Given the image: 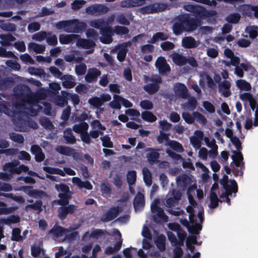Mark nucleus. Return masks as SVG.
Wrapping results in <instances>:
<instances>
[{"mask_svg":"<svg viewBox=\"0 0 258 258\" xmlns=\"http://www.w3.org/2000/svg\"><path fill=\"white\" fill-rule=\"evenodd\" d=\"M196 188L194 183L187 190L189 205L186 208V211L189 213L190 221L189 229L191 232L197 234L202 229L201 223L202 222L203 208L194 200L191 195L192 190Z\"/></svg>","mask_w":258,"mask_h":258,"instance_id":"f257e3e1","label":"nucleus"},{"mask_svg":"<svg viewBox=\"0 0 258 258\" xmlns=\"http://www.w3.org/2000/svg\"><path fill=\"white\" fill-rule=\"evenodd\" d=\"M225 57L230 59V61L223 60L222 61L226 66H233L235 67L234 73L238 77L242 78L244 76V72L252 71L253 69L248 62L240 63V58L234 55L233 52L229 48H226L224 51Z\"/></svg>","mask_w":258,"mask_h":258,"instance_id":"f03ea898","label":"nucleus"},{"mask_svg":"<svg viewBox=\"0 0 258 258\" xmlns=\"http://www.w3.org/2000/svg\"><path fill=\"white\" fill-rule=\"evenodd\" d=\"M115 16L112 15L108 19L105 23L102 20H93L90 22L92 27L101 29L102 35L100 37V41L102 43H109L112 41L111 36L112 32L108 25L111 24Z\"/></svg>","mask_w":258,"mask_h":258,"instance_id":"7ed1b4c3","label":"nucleus"},{"mask_svg":"<svg viewBox=\"0 0 258 258\" xmlns=\"http://www.w3.org/2000/svg\"><path fill=\"white\" fill-rule=\"evenodd\" d=\"M38 101V99L35 96H30L27 101H23L22 104L15 106L17 110L15 112L17 113V111H20L31 116L36 115L39 109V106L36 104Z\"/></svg>","mask_w":258,"mask_h":258,"instance_id":"20e7f679","label":"nucleus"},{"mask_svg":"<svg viewBox=\"0 0 258 258\" xmlns=\"http://www.w3.org/2000/svg\"><path fill=\"white\" fill-rule=\"evenodd\" d=\"M239 98L243 101L248 102L252 110L256 109L253 123L251 119H247L244 124V127L246 130H248L252 125L254 126H258V103L255 101L252 95L248 93L240 94Z\"/></svg>","mask_w":258,"mask_h":258,"instance_id":"39448f33","label":"nucleus"},{"mask_svg":"<svg viewBox=\"0 0 258 258\" xmlns=\"http://www.w3.org/2000/svg\"><path fill=\"white\" fill-rule=\"evenodd\" d=\"M227 175H224L221 180L220 182L224 188V192H222L220 196V198L223 199V201L228 203L229 199L228 197L232 192L235 193L237 191V185L235 181L233 180H228Z\"/></svg>","mask_w":258,"mask_h":258,"instance_id":"423d86ee","label":"nucleus"},{"mask_svg":"<svg viewBox=\"0 0 258 258\" xmlns=\"http://www.w3.org/2000/svg\"><path fill=\"white\" fill-rule=\"evenodd\" d=\"M43 170L47 173L46 177L51 180L57 181V178L52 174H58L62 176H64L66 174L69 175H74L76 174L75 171L69 167H65L63 171L56 168L50 167H44Z\"/></svg>","mask_w":258,"mask_h":258,"instance_id":"0eeeda50","label":"nucleus"},{"mask_svg":"<svg viewBox=\"0 0 258 258\" xmlns=\"http://www.w3.org/2000/svg\"><path fill=\"white\" fill-rule=\"evenodd\" d=\"M19 162L15 161L12 163H10L5 165L4 167L5 171L7 172L10 173H20L22 172H27L30 175H35L37 176V174L34 172L29 171L28 167L24 166V165H21L18 166Z\"/></svg>","mask_w":258,"mask_h":258,"instance_id":"6e6552de","label":"nucleus"},{"mask_svg":"<svg viewBox=\"0 0 258 258\" xmlns=\"http://www.w3.org/2000/svg\"><path fill=\"white\" fill-rule=\"evenodd\" d=\"M55 188L59 192V199L57 201L58 203L61 205H66L68 203V200L71 196L69 188L63 184H56Z\"/></svg>","mask_w":258,"mask_h":258,"instance_id":"1a4fd4ad","label":"nucleus"},{"mask_svg":"<svg viewBox=\"0 0 258 258\" xmlns=\"http://www.w3.org/2000/svg\"><path fill=\"white\" fill-rule=\"evenodd\" d=\"M198 26L197 22L191 23L190 21H186L180 23H175L173 26V31L175 34H179L183 31H192Z\"/></svg>","mask_w":258,"mask_h":258,"instance_id":"9d476101","label":"nucleus"},{"mask_svg":"<svg viewBox=\"0 0 258 258\" xmlns=\"http://www.w3.org/2000/svg\"><path fill=\"white\" fill-rule=\"evenodd\" d=\"M102 234V232L99 230H95L92 231H88L85 233L83 237V239L85 242H90L88 244L82 247V251L84 252L90 250L92 247V242L94 239L98 238L99 236Z\"/></svg>","mask_w":258,"mask_h":258,"instance_id":"9b49d317","label":"nucleus"},{"mask_svg":"<svg viewBox=\"0 0 258 258\" xmlns=\"http://www.w3.org/2000/svg\"><path fill=\"white\" fill-rule=\"evenodd\" d=\"M50 233L56 238L64 237V239H70L75 237L77 234L76 232H71L69 229H64L60 226H54L53 228L49 231Z\"/></svg>","mask_w":258,"mask_h":258,"instance_id":"f8f14e48","label":"nucleus"},{"mask_svg":"<svg viewBox=\"0 0 258 258\" xmlns=\"http://www.w3.org/2000/svg\"><path fill=\"white\" fill-rule=\"evenodd\" d=\"M159 201L155 199L151 204V210L153 214L155 220L157 222L166 221V217L164 215L163 210L159 207Z\"/></svg>","mask_w":258,"mask_h":258,"instance_id":"ddd939ff","label":"nucleus"},{"mask_svg":"<svg viewBox=\"0 0 258 258\" xmlns=\"http://www.w3.org/2000/svg\"><path fill=\"white\" fill-rule=\"evenodd\" d=\"M88 124L85 122H82L79 124H76L73 127L74 131L81 134V139L83 142L89 144L90 139L87 133Z\"/></svg>","mask_w":258,"mask_h":258,"instance_id":"4468645a","label":"nucleus"},{"mask_svg":"<svg viewBox=\"0 0 258 258\" xmlns=\"http://www.w3.org/2000/svg\"><path fill=\"white\" fill-rule=\"evenodd\" d=\"M168 5L163 3H157L142 8L140 12L144 14H151L160 12L166 10Z\"/></svg>","mask_w":258,"mask_h":258,"instance_id":"2eb2a0df","label":"nucleus"},{"mask_svg":"<svg viewBox=\"0 0 258 258\" xmlns=\"http://www.w3.org/2000/svg\"><path fill=\"white\" fill-rule=\"evenodd\" d=\"M146 80L147 82H152V83L145 86V90L150 94L154 93L157 91L159 88L157 83L161 82V78L159 76H154L152 78L146 77Z\"/></svg>","mask_w":258,"mask_h":258,"instance_id":"dca6fc26","label":"nucleus"},{"mask_svg":"<svg viewBox=\"0 0 258 258\" xmlns=\"http://www.w3.org/2000/svg\"><path fill=\"white\" fill-rule=\"evenodd\" d=\"M184 8L187 11L194 13V14L199 17H203L206 15V12L205 9L198 5H186Z\"/></svg>","mask_w":258,"mask_h":258,"instance_id":"f3484780","label":"nucleus"},{"mask_svg":"<svg viewBox=\"0 0 258 258\" xmlns=\"http://www.w3.org/2000/svg\"><path fill=\"white\" fill-rule=\"evenodd\" d=\"M91 126L93 130L90 133V136L93 138H97L99 135L102 134V131L105 130L106 128L103 126L97 120H94L91 123Z\"/></svg>","mask_w":258,"mask_h":258,"instance_id":"a211bd4d","label":"nucleus"},{"mask_svg":"<svg viewBox=\"0 0 258 258\" xmlns=\"http://www.w3.org/2000/svg\"><path fill=\"white\" fill-rule=\"evenodd\" d=\"M113 232L114 234L116 235V238L118 241L116 242L115 245L113 247L108 246L106 248L105 253L107 254H111L118 250L120 249L122 244V240L121 239V235L119 231L116 229H114L113 230Z\"/></svg>","mask_w":258,"mask_h":258,"instance_id":"6ab92c4d","label":"nucleus"},{"mask_svg":"<svg viewBox=\"0 0 258 258\" xmlns=\"http://www.w3.org/2000/svg\"><path fill=\"white\" fill-rule=\"evenodd\" d=\"M155 66L161 74H165L170 70L169 64L166 60L162 56L158 57L156 61Z\"/></svg>","mask_w":258,"mask_h":258,"instance_id":"aec40b11","label":"nucleus"},{"mask_svg":"<svg viewBox=\"0 0 258 258\" xmlns=\"http://www.w3.org/2000/svg\"><path fill=\"white\" fill-rule=\"evenodd\" d=\"M204 133L200 131H196L193 136L189 138L190 144L194 148L199 149L201 146Z\"/></svg>","mask_w":258,"mask_h":258,"instance_id":"412c9836","label":"nucleus"},{"mask_svg":"<svg viewBox=\"0 0 258 258\" xmlns=\"http://www.w3.org/2000/svg\"><path fill=\"white\" fill-rule=\"evenodd\" d=\"M85 24L83 22H78L77 21H67V25L65 28V31H78L82 29L85 28Z\"/></svg>","mask_w":258,"mask_h":258,"instance_id":"4be33fe9","label":"nucleus"},{"mask_svg":"<svg viewBox=\"0 0 258 258\" xmlns=\"http://www.w3.org/2000/svg\"><path fill=\"white\" fill-rule=\"evenodd\" d=\"M197 237L195 236H192L187 239L186 245L187 248L190 252V253H188L189 257L199 258L200 253L196 252V253H194L195 247L192 245L193 244H197Z\"/></svg>","mask_w":258,"mask_h":258,"instance_id":"5701e85b","label":"nucleus"},{"mask_svg":"<svg viewBox=\"0 0 258 258\" xmlns=\"http://www.w3.org/2000/svg\"><path fill=\"white\" fill-rule=\"evenodd\" d=\"M230 87L231 83L228 80H225L219 85V91L225 97H228L231 95Z\"/></svg>","mask_w":258,"mask_h":258,"instance_id":"b1692460","label":"nucleus"},{"mask_svg":"<svg viewBox=\"0 0 258 258\" xmlns=\"http://www.w3.org/2000/svg\"><path fill=\"white\" fill-rule=\"evenodd\" d=\"M175 93L182 98H186L188 96L187 90L186 86L181 83H177L174 86Z\"/></svg>","mask_w":258,"mask_h":258,"instance_id":"393cba45","label":"nucleus"},{"mask_svg":"<svg viewBox=\"0 0 258 258\" xmlns=\"http://www.w3.org/2000/svg\"><path fill=\"white\" fill-rule=\"evenodd\" d=\"M179 241H178L175 235H174L171 232H168L167 236L168 237L169 240L170 241L172 244L177 246H181L183 244V241L185 237V233L182 232H180L179 233Z\"/></svg>","mask_w":258,"mask_h":258,"instance_id":"a878e982","label":"nucleus"},{"mask_svg":"<svg viewBox=\"0 0 258 258\" xmlns=\"http://www.w3.org/2000/svg\"><path fill=\"white\" fill-rule=\"evenodd\" d=\"M218 188V185L217 183H215L213 184L210 194V207L212 208H215L217 206L218 202H219L217 194L216 191L217 190Z\"/></svg>","mask_w":258,"mask_h":258,"instance_id":"bb28decb","label":"nucleus"},{"mask_svg":"<svg viewBox=\"0 0 258 258\" xmlns=\"http://www.w3.org/2000/svg\"><path fill=\"white\" fill-rule=\"evenodd\" d=\"M86 11L89 14H94L96 13L107 12L108 11V9L103 5H96L88 7Z\"/></svg>","mask_w":258,"mask_h":258,"instance_id":"cd10ccee","label":"nucleus"},{"mask_svg":"<svg viewBox=\"0 0 258 258\" xmlns=\"http://www.w3.org/2000/svg\"><path fill=\"white\" fill-rule=\"evenodd\" d=\"M134 205L136 211L142 209L144 207V197L143 194L139 193L137 195L134 200Z\"/></svg>","mask_w":258,"mask_h":258,"instance_id":"c85d7f7f","label":"nucleus"},{"mask_svg":"<svg viewBox=\"0 0 258 258\" xmlns=\"http://www.w3.org/2000/svg\"><path fill=\"white\" fill-rule=\"evenodd\" d=\"M182 45L188 48H194L199 45V42H197L192 37H186L183 38L182 40Z\"/></svg>","mask_w":258,"mask_h":258,"instance_id":"c756f323","label":"nucleus"},{"mask_svg":"<svg viewBox=\"0 0 258 258\" xmlns=\"http://www.w3.org/2000/svg\"><path fill=\"white\" fill-rule=\"evenodd\" d=\"M32 154L35 156V159L37 161H42L44 159V155L42 153L41 148L36 145H33L31 148Z\"/></svg>","mask_w":258,"mask_h":258,"instance_id":"7c9ffc66","label":"nucleus"},{"mask_svg":"<svg viewBox=\"0 0 258 258\" xmlns=\"http://www.w3.org/2000/svg\"><path fill=\"white\" fill-rule=\"evenodd\" d=\"M32 154L35 156V159L37 161H42L44 159V155L42 153L41 148L36 145H33L31 148Z\"/></svg>","mask_w":258,"mask_h":258,"instance_id":"2f4dec72","label":"nucleus"},{"mask_svg":"<svg viewBox=\"0 0 258 258\" xmlns=\"http://www.w3.org/2000/svg\"><path fill=\"white\" fill-rule=\"evenodd\" d=\"M173 61L177 65L182 66L187 62V59L182 55L177 53H173L171 55Z\"/></svg>","mask_w":258,"mask_h":258,"instance_id":"473e14b6","label":"nucleus"},{"mask_svg":"<svg viewBox=\"0 0 258 258\" xmlns=\"http://www.w3.org/2000/svg\"><path fill=\"white\" fill-rule=\"evenodd\" d=\"M78 38L76 34H62L59 36V41L61 44H68L74 40H77Z\"/></svg>","mask_w":258,"mask_h":258,"instance_id":"72a5a7b5","label":"nucleus"},{"mask_svg":"<svg viewBox=\"0 0 258 258\" xmlns=\"http://www.w3.org/2000/svg\"><path fill=\"white\" fill-rule=\"evenodd\" d=\"M235 84L240 90L248 91L251 88L250 84L245 80L238 79L236 81Z\"/></svg>","mask_w":258,"mask_h":258,"instance_id":"f704fd0d","label":"nucleus"},{"mask_svg":"<svg viewBox=\"0 0 258 258\" xmlns=\"http://www.w3.org/2000/svg\"><path fill=\"white\" fill-rule=\"evenodd\" d=\"M146 152H147L146 157L150 163L155 162L159 158V153L154 149H148L146 150Z\"/></svg>","mask_w":258,"mask_h":258,"instance_id":"c9c22d12","label":"nucleus"},{"mask_svg":"<svg viewBox=\"0 0 258 258\" xmlns=\"http://www.w3.org/2000/svg\"><path fill=\"white\" fill-rule=\"evenodd\" d=\"M72 182L74 185L80 188L84 187L87 189H91L92 187V186L89 182H83L78 177L72 178Z\"/></svg>","mask_w":258,"mask_h":258,"instance_id":"e433bc0d","label":"nucleus"},{"mask_svg":"<svg viewBox=\"0 0 258 258\" xmlns=\"http://www.w3.org/2000/svg\"><path fill=\"white\" fill-rule=\"evenodd\" d=\"M118 213L117 208H112L107 213L102 216V220L104 221H108L113 219L116 217Z\"/></svg>","mask_w":258,"mask_h":258,"instance_id":"4c0bfd02","label":"nucleus"},{"mask_svg":"<svg viewBox=\"0 0 258 258\" xmlns=\"http://www.w3.org/2000/svg\"><path fill=\"white\" fill-rule=\"evenodd\" d=\"M173 198H169L166 201V205L168 207L172 206L174 204L178 201L181 196V193L176 190H173L172 193Z\"/></svg>","mask_w":258,"mask_h":258,"instance_id":"58836bf2","label":"nucleus"},{"mask_svg":"<svg viewBox=\"0 0 258 258\" xmlns=\"http://www.w3.org/2000/svg\"><path fill=\"white\" fill-rule=\"evenodd\" d=\"M127 43L120 45L117 48V58L121 61L124 60L127 52L126 46Z\"/></svg>","mask_w":258,"mask_h":258,"instance_id":"ea45409f","label":"nucleus"},{"mask_svg":"<svg viewBox=\"0 0 258 258\" xmlns=\"http://www.w3.org/2000/svg\"><path fill=\"white\" fill-rule=\"evenodd\" d=\"M100 72L96 69H91L88 71V73L85 77L87 81L91 82L95 79L100 75Z\"/></svg>","mask_w":258,"mask_h":258,"instance_id":"a19ab883","label":"nucleus"},{"mask_svg":"<svg viewBox=\"0 0 258 258\" xmlns=\"http://www.w3.org/2000/svg\"><path fill=\"white\" fill-rule=\"evenodd\" d=\"M62 85L66 88H71L75 85V80L73 76L66 75L63 77Z\"/></svg>","mask_w":258,"mask_h":258,"instance_id":"79ce46f5","label":"nucleus"},{"mask_svg":"<svg viewBox=\"0 0 258 258\" xmlns=\"http://www.w3.org/2000/svg\"><path fill=\"white\" fill-rule=\"evenodd\" d=\"M77 45L84 48H89L93 47L95 43L92 41H89L84 39H77Z\"/></svg>","mask_w":258,"mask_h":258,"instance_id":"37998d69","label":"nucleus"},{"mask_svg":"<svg viewBox=\"0 0 258 258\" xmlns=\"http://www.w3.org/2000/svg\"><path fill=\"white\" fill-rule=\"evenodd\" d=\"M177 182L179 185H186L192 183V179L187 175H182L177 178Z\"/></svg>","mask_w":258,"mask_h":258,"instance_id":"c03bdc74","label":"nucleus"},{"mask_svg":"<svg viewBox=\"0 0 258 258\" xmlns=\"http://www.w3.org/2000/svg\"><path fill=\"white\" fill-rule=\"evenodd\" d=\"M28 49L30 50H32L36 53H41L44 51L45 46L35 43H30L28 45Z\"/></svg>","mask_w":258,"mask_h":258,"instance_id":"a18cd8bd","label":"nucleus"},{"mask_svg":"<svg viewBox=\"0 0 258 258\" xmlns=\"http://www.w3.org/2000/svg\"><path fill=\"white\" fill-rule=\"evenodd\" d=\"M165 237L162 235H159L155 240V243L157 247L161 251L165 249Z\"/></svg>","mask_w":258,"mask_h":258,"instance_id":"49530a36","label":"nucleus"},{"mask_svg":"<svg viewBox=\"0 0 258 258\" xmlns=\"http://www.w3.org/2000/svg\"><path fill=\"white\" fill-rule=\"evenodd\" d=\"M233 155L232 156V158L234 162L235 165L238 167L240 166L242 162L243 157L242 154L240 152L232 151Z\"/></svg>","mask_w":258,"mask_h":258,"instance_id":"de8ad7c7","label":"nucleus"},{"mask_svg":"<svg viewBox=\"0 0 258 258\" xmlns=\"http://www.w3.org/2000/svg\"><path fill=\"white\" fill-rule=\"evenodd\" d=\"M121 96L114 95L113 100L109 103V105L113 109H120L121 108Z\"/></svg>","mask_w":258,"mask_h":258,"instance_id":"09e8293b","label":"nucleus"},{"mask_svg":"<svg viewBox=\"0 0 258 258\" xmlns=\"http://www.w3.org/2000/svg\"><path fill=\"white\" fill-rule=\"evenodd\" d=\"M141 116L143 119L148 122H152L157 120V117L151 112L144 111L141 114Z\"/></svg>","mask_w":258,"mask_h":258,"instance_id":"8fccbe9b","label":"nucleus"},{"mask_svg":"<svg viewBox=\"0 0 258 258\" xmlns=\"http://www.w3.org/2000/svg\"><path fill=\"white\" fill-rule=\"evenodd\" d=\"M168 35L165 33L158 32L153 35L150 42L155 43L157 41L166 40L168 38Z\"/></svg>","mask_w":258,"mask_h":258,"instance_id":"3c124183","label":"nucleus"},{"mask_svg":"<svg viewBox=\"0 0 258 258\" xmlns=\"http://www.w3.org/2000/svg\"><path fill=\"white\" fill-rule=\"evenodd\" d=\"M0 37L2 39L1 43L3 45H10L15 40V38L10 34L1 35Z\"/></svg>","mask_w":258,"mask_h":258,"instance_id":"603ef678","label":"nucleus"},{"mask_svg":"<svg viewBox=\"0 0 258 258\" xmlns=\"http://www.w3.org/2000/svg\"><path fill=\"white\" fill-rule=\"evenodd\" d=\"M246 32L248 34L251 38H255L258 34V27L255 26H249L246 27Z\"/></svg>","mask_w":258,"mask_h":258,"instance_id":"864d4df0","label":"nucleus"},{"mask_svg":"<svg viewBox=\"0 0 258 258\" xmlns=\"http://www.w3.org/2000/svg\"><path fill=\"white\" fill-rule=\"evenodd\" d=\"M144 180L147 185H151L152 183V175L150 171L147 168L143 169Z\"/></svg>","mask_w":258,"mask_h":258,"instance_id":"5fc2aeb1","label":"nucleus"},{"mask_svg":"<svg viewBox=\"0 0 258 258\" xmlns=\"http://www.w3.org/2000/svg\"><path fill=\"white\" fill-rule=\"evenodd\" d=\"M168 146L171 148L178 152H182L183 151V148L182 145L178 142L175 141H170L168 143Z\"/></svg>","mask_w":258,"mask_h":258,"instance_id":"6e6d98bb","label":"nucleus"},{"mask_svg":"<svg viewBox=\"0 0 258 258\" xmlns=\"http://www.w3.org/2000/svg\"><path fill=\"white\" fill-rule=\"evenodd\" d=\"M196 104L197 101L196 99L194 98H191L188 100V102L187 103H185L184 105H182V107L184 109L192 110L196 108Z\"/></svg>","mask_w":258,"mask_h":258,"instance_id":"4d7b16f0","label":"nucleus"},{"mask_svg":"<svg viewBox=\"0 0 258 258\" xmlns=\"http://www.w3.org/2000/svg\"><path fill=\"white\" fill-rule=\"evenodd\" d=\"M169 135L160 131V135L157 137V141L160 143H166V145L168 146Z\"/></svg>","mask_w":258,"mask_h":258,"instance_id":"13d9d810","label":"nucleus"},{"mask_svg":"<svg viewBox=\"0 0 258 258\" xmlns=\"http://www.w3.org/2000/svg\"><path fill=\"white\" fill-rule=\"evenodd\" d=\"M193 115L195 117V120H196L200 124H205L206 123L207 119L201 113L198 112H193Z\"/></svg>","mask_w":258,"mask_h":258,"instance_id":"bf43d9fd","label":"nucleus"},{"mask_svg":"<svg viewBox=\"0 0 258 258\" xmlns=\"http://www.w3.org/2000/svg\"><path fill=\"white\" fill-rule=\"evenodd\" d=\"M140 107L145 110H151L153 107L152 102L148 100H144L140 103Z\"/></svg>","mask_w":258,"mask_h":258,"instance_id":"052dcab7","label":"nucleus"},{"mask_svg":"<svg viewBox=\"0 0 258 258\" xmlns=\"http://www.w3.org/2000/svg\"><path fill=\"white\" fill-rule=\"evenodd\" d=\"M125 114L131 117L132 119H135L140 115V113L139 111L134 109H128L125 110Z\"/></svg>","mask_w":258,"mask_h":258,"instance_id":"680f3d73","label":"nucleus"},{"mask_svg":"<svg viewBox=\"0 0 258 258\" xmlns=\"http://www.w3.org/2000/svg\"><path fill=\"white\" fill-rule=\"evenodd\" d=\"M136 177L137 175L135 171L131 170L128 172L127 174V180L130 184L135 183L136 180Z\"/></svg>","mask_w":258,"mask_h":258,"instance_id":"e2e57ef3","label":"nucleus"},{"mask_svg":"<svg viewBox=\"0 0 258 258\" xmlns=\"http://www.w3.org/2000/svg\"><path fill=\"white\" fill-rule=\"evenodd\" d=\"M182 117L185 121L188 124H191L194 123L195 121V117L193 115V113L191 114L187 112H183L182 113Z\"/></svg>","mask_w":258,"mask_h":258,"instance_id":"0e129e2a","label":"nucleus"},{"mask_svg":"<svg viewBox=\"0 0 258 258\" xmlns=\"http://www.w3.org/2000/svg\"><path fill=\"white\" fill-rule=\"evenodd\" d=\"M88 102L91 105L98 107L102 105V101L100 97H94L90 98L88 100Z\"/></svg>","mask_w":258,"mask_h":258,"instance_id":"69168bd1","label":"nucleus"},{"mask_svg":"<svg viewBox=\"0 0 258 258\" xmlns=\"http://www.w3.org/2000/svg\"><path fill=\"white\" fill-rule=\"evenodd\" d=\"M159 126L161 129L160 131H167L169 130L172 124L168 122L166 120L163 119L159 122Z\"/></svg>","mask_w":258,"mask_h":258,"instance_id":"338daca9","label":"nucleus"},{"mask_svg":"<svg viewBox=\"0 0 258 258\" xmlns=\"http://www.w3.org/2000/svg\"><path fill=\"white\" fill-rule=\"evenodd\" d=\"M10 138L12 140L18 143H22L24 140L22 136L16 133L11 134L10 135Z\"/></svg>","mask_w":258,"mask_h":258,"instance_id":"774afa93","label":"nucleus"}]
</instances>
